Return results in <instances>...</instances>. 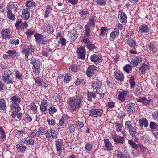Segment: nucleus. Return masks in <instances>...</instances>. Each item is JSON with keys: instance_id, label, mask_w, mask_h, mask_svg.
Here are the masks:
<instances>
[{"instance_id": "1", "label": "nucleus", "mask_w": 158, "mask_h": 158, "mask_svg": "<svg viewBox=\"0 0 158 158\" xmlns=\"http://www.w3.org/2000/svg\"><path fill=\"white\" fill-rule=\"evenodd\" d=\"M82 100L83 97L81 94L69 98L67 101L70 110L74 111L79 109L81 105Z\"/></svg>"}, {"instance_id": "2", "label": "nucleus", "mask_w": 158, "mask_h": 158, "mask_svg": "<svg viewBox=\"0 0 158 158\" xmlns=\"http://www.w3.org/2000/svg\"><path fill=\"white\" fill-rule=\"evenodd\" d=\"M128 143L130 146L135 149L138 152L137 153L135 151H133L132 152V154L133 157L137 156H139L140 152H145L147 150V148L140 144H136L133 140H129Z\"/></svg>"}, {"instance_id": "3", "label": "nucleus", "mask_w": 158, "mask_h": 158, "mask_svg": "<svg viewBox=\"0 0 158 158\" xmlns=\"http://www.w3.org/2000/svg\"><path fill=\"white\" fill-rule=\"evenodd\" d=\"M46 139L49 141H51L56 139L58 137L57 131L55 130L50 129L48 130L45 133Z\"/></svg>"}, {"instance_id": "4", "label": "nucleus", "mask_w": 158, "mask_h": 158, "mask_svg": "<svg viewBox=\"0 0 158 158\" xmlns=\"http://www.w3.org/2000/svg\"><path fill=\"white\" fill-rule=\"evenodd\" d=\"M11 74V72L9 70L5 71L2 77L3 81L7 84H12L14 82V79L10 77Z\"/></svg>"}, {"instance_id": "5", "label": "nucleus", "mask_w": 158, "mask_h": 158, "mask_svg": "<svg viewBox=\"0 0 158 158\" xmlns=\"http://www.w3.org/2000/svg\"><path fill=\"white\" fill-rule=\"evenodd\" d=\"M55 147L56 149L57 152L59 155H61L63 151L64 152V148L63 147V142L61 140H56Z\"/></svg>"}, {"instance_id": "6", "label": "nucleus", "mask_w": 158, "mask_h": 158, "mask_svg": "<svg viewBox=\"0 0 158 158\" xmlns=\"http://www.w3.org/2000/svg\"><path fill=\"white\" fill-rule=\"evenodd\" d=\"M103 110L101 109H92L89 112V116L93 118L101 117L103 113Z\"/></svg>"}, {"instance_id": "7", "label": "nucleus", "mask_w": 158, "mask_h": 158, "mask_svg": "<svg viewBox=\"0 0 158 158\" xmlns=\"http://www.w3.org/2000/svg\"><path fill=\"white\" fill-rule=\"evenodd\" d=\"M34 36L35 38L36 43L40 44H43L46 43L48 41L47 38L45 36L38 33L35 34Z\"/></svg>"}, {"instance_id": "8", "label": "nucleus", "mask_w": 158, "mask_h": 158, "mask_svg": "<svg viewBox=\"0 0 158 158\" xmlns=\"http://www.w3.org/2000/svg\"><path fill=\"white\" fill-rule=\"evenodd\" d=\"M125 128L127 130L131 135L134 137L136 133L135 129L132 126V123L131 121H126L125 123Z\"/></svg>"}, {"instance_id": "9", "label": "nucleus", "mask_w": 158, "mask_h": 158, "mask_svg": "<svg viewBox=\"0 0 158 158\" xmlns=\"http://www.w3.org/2000/svg\"><path fill=\"white\" fill-rule=\"evenodd\" d=\"M118 95V100L121 102H124L125 100L127 99V97L129 96V91L127 90H123L121 92L119 91Z\"/></svg>"}, {"instance_id": "10", "label": "nucleus", "mask_w": 158, "mask_h": 158, "mask_svg": "<svg viewBox=\"0 0 158 158\" xmlns=\"http://www.w3.org/2000/svg\"><path fill=\"white\" fill-rule=\"evenodd\" d=\"M34 47L32 45H28L25 48L22 49V53L23 54H25V57L28 58V55L34 52Z\"/></svg>"}, {"instance_id": "11", "label": "nucleus", "mask_w": 158, "mask_h": 158, "mask_svg": "<svg viewBox=\"0 0 158 158\" xmlns=\"http://www.w3.org/2000/svg\"><path fill=\"white\" fill-rule=\"evenodd\" d=\"M81 41L83 43L85 44L89 50L92 51L95 48L94 45L90 43L89 38L86 37H83L82 39L81 40Z\"/></svg>"}, {"instance_id": "12", "label": "nucleus", "mask_w": 158, "mask_h": 158, "mask_svg": "<svg viewBox=\"0 0 158 158\" xmlns=\"http://www.w3.org/2000/svg\"><path fill=\"white\" fill-rule=\"evenodd\" d=\"M118 17L119 21L123 25H125L127 21V17L126 14L122 11L118 13Z\"/></svg>"}, {"instance_id": "13", "label": "nucleus", "mask_w": 158, "mask_h": 158, "mask_svg": "<svg viewBox=\"0 0 158 158\" xmlns=\"http://www.w3.org/2000/svg\"><path fill=\"white\" fill-rule=\"evenodd\" d=\"M96 18L95 16H91L89 18V21L85 26L90 27L91 29H94L95 26V23L96 22Z\"/></svg>"}, {"instance_id": "14", "label": "nucleus", "mask_w": 158, "mask_h": 158, "mask_svg": "<svg viewBox=\"0 0 158 158\" xmlns=\"http://www.w3.org/2000/svg\"><path fill=\"white\" fill-rule=\"evenodd\" d=\"M1 35L4 39H9L11 37V34L10 32V29H4L1 31Z\"/></svg>"}, {"instance_id": "15", "label": "nucleus", "mask_w": 158, "mask_h": 158, "mask_svg": "<svg viewBox=\"0 0 158 158\" xmlns=\"http://www.w3.org/2000/svg\"><path fill=\"white\" fill-rule=\"evenodd\" d=\"M48 105V103L47 100L44 99H43L42 100L40 105V110L43 113H45Z\"/></svg>"}, {"instance_id": "16", "label": "nucleus", "mask_w": 158, "mask_h": 158, "mask_svg": "<svg viewBox=\"0 0 158 158\" xmlns=\"http://www.w3.org/2000/svg\"><path fill=\"white\" fill-rule=\"evenodd\" d=\"M77 56L78 58L83 59L85 57L86 51L85 48L82 46H80L77 50Z\"/></svg>"}, {"instance_id": "17", "label": "nucleus", "mask_w": 158, "mask_h": 158, "mask_svg": "<svg viewBox=\"0 0 158 158\" xmlns=\"http://www.w3.org/2000/svg\"><path fill=\"white\" fill-rule=\"evenodd\" d=\"M90 60L95 64H98L102 61V58L100 55L94 54L91 56Z\"/></svg>"}, {"instance_id": "18", "label": "nucleus", "mask_w": 158, "mask_h": 158, "mask_svg": "<svg viewBox=\"0 0 158 158\" xmlns=\"http://www.w3.org/2000/svg\"><path fill=\"white\" fill-rule=\"evenodd\" d=\"M104 147L108 151L112 150L113 149V147L111 143L109 140L106 138L104 139Z\"/></svg>"}, {"instance_id": "19", "label": "nucleus", "mask_w": 158, "mask_h": 158, "mask_svg": "<svg viewBox=\"0 0 158 158\" xmlns=\"http://www.w3.org/2000/svg\"><path fill=\"white\" fill-rule=\"evenodd\" d=\"M142 61V59L140 56H137L132 59L130 62L131 65L134 67L137 66Z\"/></svg>"}, {"instance_id": "20", "label": "nucleus", "mask_w": 158, "mask_h": 158, "mask_svg": "<svg viewBox=\"0 0 158 158\" xmlns=\"http://www.w3.org/2000/svg\"><path fill=\"white\" fill-rule=\"evenodd\" d=\"M30 10L28 8H26L22 11V18L23 19L27 20L29 18L30 15Z\"/></svg>"}, {"instance_id": "21", "label": "nucleus", "mask_w": 158, "mask_h": 158, "mask_svg": "<svg viewBox=\"0 0 158 158\" xmlns=\"http://www.w3.org/2000/svg\"><path fill=\"white\" fill-rule=\"evenodd\" d=\"M96 67L95 66H89L88 68L86 74L89 77H91L93 75L94 72L96 69Z\"/></svg>"}, {"instance_id": "22", "label": "nucleus", "mask_w": 158, "mask_h": 158, "mask_svg": "<svg viewBox=\"0 0 158 158\" xmlns=\"http://www.w3.org/2000/svg\"><path fill=\"white\" fill-rule=\"evenodd\" d=\"M15 27L19 29L27 28L28 24L25 23H23L20 21H18L16 23Z\"/></svg>"}, {"instance_id": "23", "label": "nucleus", "mask_w": 158, "mask_h": 158, "mask_svg": "<svg viewBox=\"0 0 158 158\" xmlns=\"http://www.w3.org/2000/svg\"><path fill=\"white\" fill-rule=\"evenodd\" d=\"M135 107V104L132 103H129L125 106L126 110L128 112L131 113L134 112Z\"/></svg>"}, {"instance_id": "24", "label": "nucleus", "mask_w": 158, "mask_h": 158, "mask_svg": "<svg viewBox=\"0 0 158 158\" xmlns=\"http://www.w3.org/2000/svg\"><path fill=\"white\" fill-rule=\"evenodd\" d=\"M70 36H71L70 38L71 41H74L76 40L78 36V33L77 31L74 30V29H72L69 31Z\"/></svg>"}, {"instance_id": "25", "label": "nucleus", "mask_w": 158, "mask_h": 158, "mask_svg": "<svg viewBox=\"0 0 158 158\" xmlns=\"http://www.w3.org/2000/svg\"><path fill=\"white\" fill-rule=\"evenodd\" d=\"M112 139L114 141L117 143L122 144L124 140V138L121 136H118L116 134L113 135Z\"/></svg>"}, {"instance_id": "26", "label": "nucleus", "mask_w": 158, "mask_h": 158, "mask_svg": "<svg viewBox=\"0 0 158 158\" xmlns=\"http://www.w3.org/2000/svg\"><path fill=\"white\" fill-rule=\"evenodd\" d=\"M119 31L118 29L117 28L114 29V30L112 31L110 34V37L109 40L110 41H113L114 39L118 35Z\"/></svg>"}, {"instance_id": "27", "label": "nucleus", "mask_w": 158, "mask_h": 158, "mask_svg": "<svg viewBox=\"0 0 158 158\" xmlns=\"http://www.w3.org/2000/svg\"><path fill=\"white\" fill-rule=\"evenodd\" d=\"M149 30L148 26L144 24L141 25L139 27V31L141 33H147L149 31Z\"/></svg>"}, {"instance_id": "28", "label": "nucleus", "mask_w": 158, "mask_h": 158, "mask_svg": "<svg viewBox=\"0 0 158 158\" xmlns=\"http://www.w3.org/2000/svg\"><path fill=\"white\" fill-rule=\"evenodd\" d=\"M148 99H147L144 97H140L139 98L137 99L138 102H141L144 105H147L150 102V100L149 98H148Z\"/></svg>"}, {"instance_id": "29", "label": "nucleus", "mask_w": 158, "mask_h": 158, "mask_svg": "<svg viewBox=\"0 0 158 158\" xmlns=\"http://www.w3.org/2000/svg\"><path fill=\"white\" fill-rule=\"evenodd\" d=\"M16 148L17 151L21 153H24L27 149L26 147L22 144H17L16 146Z\"/></svg>"}, {"instance_id": "30", "label": "nucleus", "mask_w": 158, "mask_h": 158, "mask_svg": "<svg viewBox=\"0 0 158 158\" xmlns=\"http://www.w3.org/2000/svg\"><path fill=\"white\" fill-rule=\"evenodd\" d=\"M96 92L97 94H99L100 97L103 98L104 96H106V90L105 87L101 86L98 90H96Z\"/></svg>"}, {"instance_id": "31", "label": "nucleus", "mask_w": 158, "mask_h": 158, "mask_svg": "<svg viewBox=\"0 0 158 158\" xmlns=\"http://www.w3.org/2000/svg\"><path fill=\"white\" fill-rule=\"evenodd\" d=\"M34 143V141L31 138L27 137H25L24 140L22 141L23 143H26L27 145H33Z\"/></svg>"}, {"instance_id": "32", "label": "nucleus", "mask_w": 158, "mask_h": 158, "mask_svg": "<svg viewBox=\"0 0 158 158\" xmlns=\"http://www.w3.org/2000/svg\"><path fill=\"white\" fill-rule=\"evenodd\" d=\"M139 124L140 126L141 127L143 126L145 128L148 127V122L145 118H143L139 120Z\"/></svg>"}, {"instance_id": "33", "label": "nucleus", "mask_w": 158, "mask_h": 158, "mask_svg": "<svg viewBox=\"0 0 158 158\" xmlns=\"http://www.w3.org/2000/svg\"><path fill=\"white\" fill-rule=\"evenodd\" d=\"M114 75V78L117 80H119L120 81L123 80V75L121 72L118 71L115 72Z\"/></svg>"}, {"instance_id": "34", "label": "nucleus", "mask_w": 158, "mask_h": 158, "mask_svg": "<svg viewBox=\"0 0 158 158\" xmlns=\"http://www.w3.org/2000/svg\"><path fill=\"white\" fill-rule=\"evenodd\" d=\"M10 106L12 110L15 112H18L21 110V108L19 106V104L16 103L12 102Z\"/></svg>"}, {"instance_id": "35", "label": "nucleus", "mask_w": 158, "mask_h": 158, "mask_svg": "<svg viewBox=\"0 0 158 158\" xmlns=\"http://www.w3.org/2000/svg\"><path fill=\"white\" fill-rule=\"evenodd\" d=\"M6 133L4 129L1 127H0V141H3L6 139Z\"/></svg>"}, {"instance_id": "36", "label": "nucleus", "mask_w": 158, "mask_h": 158, "mask_svg": "<svg viewBox=\"0 0 158 158\" xmlns=\"http://www.w3.org/2000/svg\"><path fill=\"white\" fill-rule=\"evenodd\" d=\"M85 29V35L83 36H82L80 37V40L81 41V40L82 39V37H86L87 38H88L89 37L90 35V30L91 28L90 27H87V26H85L84 27Z\"/></svg>"}, {"instance_id": "37", "label": "nucleus", "mask_w": 158, "mask_h": 158, "mask_svg": "<svg viewBox=\"0 0 158 158\" xmlns=\"http://www.w3.org/2000/svg\"><path fill=\"white\" fill-rule=\"evenodd\" d=\"M79 14L81 19H84L86 17L89 12L87 10L83 9L80 11Z\"/></svg>"}, {"instance_id": "38", "label": "nucleus", "mask_w": 158, "mask_h": 158, "mask_svg": "<svg viewBox=\"0 0 158 158\" xmlns=\"http://www.w3.org/2000/svg\"><path fill=\"white\" fill-rule=\"evenodd\" d=\"M52 10V8L50 5H48L46 6L45 13L44 14V15L45 18H47L49 16V15L51 12Z\"/></svg>"}, {"instance_id": "39", "label": "nucleus", "mask_w": 158, "mask_h": 158, "mask_svg": "<svg viewBox=\"0 0 158 158\" xmlns=\"http://www.w3.org/2000/svg\"><path fill=\"white\" fill-rule=\"evenodd\" d=\"M6 53L9 54V56L10 57H17L19 56L17 52L14 50H8Z\"/></svg>"}, {"instance_id": "40", "label": "nucleus", "mask_w": 158, "mask_h": 158, "mask_svg": "<svg viewBox=\"0 0 158 158\" xmlns=\"http://www.w3.org/2000/svg\"><path fill=\"white\" fill-rule=\"evenodd\" d=\"M87 99L88 101H91L92 98H94L96 96V94L93 92L88 91L87 93Z\"/></svg>"}, {"instance_id": "41", "label": "nucleus", "mask_w": 158, "mask_h": 158, "mask_svg": "<svg viewBox=\"0 0 158 158\" xmlns=\"http://www.w3.org/2000/svg\"><path fill=\"white\" fill-rule=\"evenodd\" d=\"M149 69V66L146 64H143L140 69V71L142 74L144 73L146 71Z\"/></svg>"}, {"instance_id": "42", "label": "nucleus", "mask_w": 158, "mask_h": 158, "mask_svg": "<svg viewBox=\"0 0 158 158\" xmlns=\"http://www.w3.org/2000/svg\"><path fill=\"white\" fill-rule=\"evenodd\" d=\"M92 86L93 89H95L96 90H98L101 86V83L100 81H97L96 83H93Z\"/></svg>"}, {"instance_id": "43", "label": "nucleus", "mask_w": 158, "mask_h": 158, "mask_svg": "<svg viewBox=\"0 0 158 158\" xmlns=\"http://www.w3.org/2000/svg\"><path fill=\"white\" fill-rule=\"evenodd\" d=\"M127 153L125 152H122L119 150L118 152L117 156L120 158H127Z\"/></svg>"}, {"instance_id": "44", "label": "nucleus", "mask_w": 158, "mask_h": 158, "mask_svg": "<svg viewBox=\"0 0 158 158\" xmlns=\"http://www.w3.org/2000/svg\"><path fill=\"white\" fill-rule=\"evenodd\" d=\"M127 43L129 45L135 48L137 46V45H136V42L135 40H133V39L127 40Z\"/></svg>"}, {"instance_id": "45", "label": "nucleus", "mask_w": 158, "mask_h": 158, "mask_svg": "<svg viewBox=\"0 0 158 158\" xmlns=\"http://www.w3.org/2000/svg\"><path fill=\"white\" fill-rule=\"evenodd\" d=\"M6 106V103L5 100L3 98H0V109L3 110Z\"/></svg>"}, {"instance_id": "46", "label": "nucleus", "mask_w": 158, "mask_h": 158, "mask_svg": "<svg viewBox=\"0 0 158 158\" xmlns=\"http://www.w3.org/2000/svg\"><path fill=\"white\" fill-rule=\"evenodd\" d=\"M92 147V145L91 143H88L85 145L84 148L86 152H89L91 151Z\"/></svg>"}, {"instance_id": "47", "label": "nucleus", "mask_w": 158, "mask_h": 158, "mask_svg": "<svg viewBox=\"0 0 158 158\" xmlns=\"http://www.w3.org/2000/svg\"><path fill=\"white\" fill-rule=\"evenodd\" d=\"M148 48H149V50L152 51L153 53L156 52L157 49L155 47L154 45L152 43H150L148 46Z\"/></svg>"}, {"instance_id": "48", "label": "nucleus", "mask_w": 158, "mask_h": 158, "mask_svg": "<svg viewBox=\"0 0 158 158\" xmlns=\"http://www.w3.org/2000/svg\"><path fill=\"white\" fill-rule=\"evenodd\" d=\"M69 68L70 70L74 72H77L79 69L78 66L74 64H71Z\"/></svg>"}, {"instance_id": "49", "label": "nucleus", "mask_w": 158, "mask_h": 158, "mask_svg": "<svg viewBox=\"0 0 158 158\" xmlns=\"http://www.w3.org/2000/svg\"><path fill=\"white\" fill-rule=\"evenodd\" d=\"M35 81V83L39 86H41L43 83V80L40 78L39 77H37L36 78H34Z\"/></svg>"}, {"instance_id": "50", "label": "nucleus", "mask_w": 158, "mask_h": 158, "mask_svg": "<svg viewBox=\"0 0 158 158\" xmlns=\"http://www.w3.org/2000/svg\"><path fill=\"white\" fill-rule=\"evenodd\" d=\"M71 76L68 74H65L64 79V82L65 83H68L71 80Z\"/></svg>"}, {"instance_id": "51", "label": "nucleus", "mask_w": 158, "mask_h": 158, "mask_svg": "<svg viewBox=\"0 0 158 158\" xmlns=\"http://www.w3.org/2000/svg\"><path fill=\"white\" fill-rule=\"evenodd\" d=\"M115 125L116 131L117 132H121L122 124L118 122L115 123Z\"/></svg>"}, {"instance_id": "52", "label": "nucleus", "mask_w": 158, "mask_h": 158, "mask_svg": "<svg viewBox=\"0 0 158 158\" xmlns=\"http://www.w3.org/2000/svg\"><path fill=\"white\" fill-rule=\"evenodd\" d=\"M58 42L63 46H65L66 45V40L64 37H60Z\"/></svg>"}, {"instance_id": "53", "label": "nucleus", "mask_w": 158, "mask_h": 158, "mask_svg": "<svg viewBox=\"0 0 158 158\" xmlns=\"http://www.w3.org/2000/svg\"><path fill=\"white\" fill-rule=\"evenodd\" d=\"M47 31L49 33H52L53 32L54 29L52 26L51 24L47 25L46 27Z\"/></svg>"}, {"instance_id": "54", "label": "nucleus", "mask_w": 158, "mask_h": 158, "mask_svg": "<svg viewBox=\"0 0 158 158\" xmlns=\"http://www.w3.org/2000/svg\"><path fill=\"white\" fill-rule=\"evenodd\" d=\"M6 9L8 10L7 12H12L15 10V8L13 4H11L7 5Z\"/></svg>"}, {"instance_id": "55", "label": "nucleus", "mask_w": 158, "mask_h": 158, "mask_svg": "<svg viewBox=\"0 0 158 158\" xmlns=\"http://www.w3.org/2000/svg\"><path fill=\"white\" fill-rule=\"evenodd\" d=\"M129 82L130 83L131 87H133L135 86L136 83L135 81L133 76H131L130 77L129 80Z\"/></svg>"}, {"instance_id": "56", "label": "nucleus", "mask_w": 158, "mask_h": 158, "mask_svg": "<svg viewBox=\"0 0 158 158\" xmlns=\"http://www.w3.org/2000/svg\"><path fill=\"white\" fill-rule=\"evenodd\" d=\"M26 6L28 7L34 6H35V3L33 1L29 0L26 2Z\"/></svg>"}, {"instance_id": "57", "label": "nucleus", "mask_w": 158, "mask_h": 158, "mask_svg": "<svg viewBox=\"0 0 158 158\" xmlns=\"http://www.w3.org/2000/svg\"><path fill=\"white\" fill-rule=\"evenodd\" d=\"M11 100L13 102H12L19 103L20 102L21 100L20 98L16 97V96H14L11 98Z\"/></svg>"}, {"instance_id": "58", "label": "nucleus", "mask_w": 158, "mask_h": 158, "mask_svg": "<svg viewBox=\"0 0 158 158\" xmlns=\"http://www.w3.org/2000/svg\"><path fill=\"white\" fill-rule=\"evenodd\" d=\"M49 113L51 114H53L54 113L57 111V110L55 107L52 106L50 107L48 109Z\"/></svg>"}, {"instance_id": "59", "label": "nucleus", "mask_w": 158, "mask_h": 158, "mask_svg": "<svg viewBox=\"0 0 158 158\" xmlns=\"http://www.w3.org/2000/svg\"><path fill=\"white\" fill-rule=\"evenodd\" d=\"M7 17L10 20H14L15 19V15L12 12H7Z\"/></svg>"}, {"instance_id": "60", "label": "nucleus", "mask_w": 158, "mask_h": 158, "mask_svg": "<svg viewBox=\"0 0 158 158\" xmlns=\"http://www.w3.org/2000/svg\"><path fill=\"white\" fill-rule=\"evenodd\" d=\"M124 70L127 73L131 71L132 68L129 64H126L123 68Z\"/></svg>"}, {"instance_id": "61", "label": "nucleus", "mask_w": 158, "mask_h": 158, "mask_svg": "<svg viewBox=\"0 0 158 158\" xmlns=\"http://www.w3.org/2000/svg\"><path fill=\"white\" fill-rule=\"evenodd\" d=\"M96 2L98 6H104L106 4L105 0H96Z\"/></svg>"}, {"instance_id": "62", "label": "nucleus", "mask_w": 158, "mask_h": 158, "mask_svg": "<svg viewBox=\"0 0 158 158\" xmlns=\"http://www.w3.org/2000/svg\"><path fill=\"white\" fill-rule=\"evenodd\" d=\"M15 77L21 80L22 79L23 76L22 74L18 71H16L15 72Z\"/></svg>"}, {"instance_id": "63", "label": "nucleus", "mask_w": 158, "mask_h": 158, "mask_svg": "<svg viewBox=\"0 0 158 158\" xmlns=\"http://www.w3.org/2000/svg\"><path fill=\"white\" fill-rule=\"evenodd\" d=\"M67 129L69 132L71 133L73 132L75 129L74 125L73 124L70 125L67 127Z\"/></svg>"}, {"instance_id": "64", "label": "nucleus", "mask_w": 158, "mask_h": 158, "mask_svg": "<svg viewBox=\"0 0 158 158\" xmlns=\"http://www.w3.org/2000/svg\"><path fill=\"white\" fill-rule=\"evenodd\" d=\"M47 121L49 125L54 126L56 124L55 121L54 119L48 118L47 119Z\"/></svg>"}]
</instances>
